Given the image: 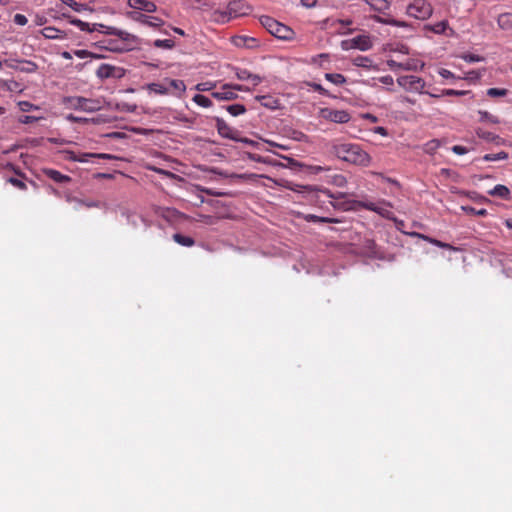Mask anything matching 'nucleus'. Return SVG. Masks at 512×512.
Listing matches in <instances>:
<instances>
[{"label":"nucleus","mask_w":512,"mask_h":512,"mask_svg":"<svg viewBox=\"0 0 512 512\" xmlns=\"http://www.w3.org/2000/svg\"><path fill=\"white\" fill-rule=\"evenodd\" d=\"M439 75L445 79L455 78V75L445 68L439 70Z\"/></svg>","instance_id":"62"},{"label":"nucleus","mask_w":512,"mask_h":512,"mask_svg":"<svg viewBox=\"0 0 512 512\" xmlns=\"http://www.w3.org/2000/svg\"><path fill=\"white\" fill-rule=\"evenodd\" d=\"M320 117L334 123H347L350 121V114L346 110H334L330 108H322Z\"/></svg>","instance_id":"11"},{"label":"nucleus","mask_w":512,"mask_h":512,"mask_svg":"<svg viewBox=\"0 0 512 512\" xmlns=\"http://www.w3.org/2000/svg\"><path fill=\"white\" fill-rule=\"evenodd\" d=\"M464 211H466L467 213L469 214H473V215H477V216H481V217H484L488 214L487 210L482 208V209H476L474 207H462Z\"/></svg>","instance_id":"48"},{"label":"nucleus","mask_w":512,"mask_h":512,"mask_svg":"<svg viewBox=\"0 0 512 512\" xmlns=\"http://www.w3.org/2000/svg\"><path fill=\"white\" fill-rule=\"evenodd\" d=\"M98 27L101 28V29H105L103 31L105 34L115 35V36L119 37L123 41L136 42L138 40V38L135 35L127 32V31L120 30V29L115 28V27L105 26L103 24H99Z\"/></svg>","instance_id":"13"},{"label":"nucleus","mask_w":512,"mask_h":512,"mask_svg":"<svg viewBox=\"0 0 512 512\" xmlns=\"http://www.w3.org/2000/svg\"><path fill=\"white\" fill-rule=\"evenodd\" d=\"M154 47L171 50L174 48L175 43L172 39H157L153 43Z\"/></svg>","instance_id":"37"},{"label":"nucleus","mask_w":512,"mask_h":512,"mask_svg":"<svg viewBox=\"0 0 512 512\" xmlns=\"http://www.w3.org/2000/svg\"><path fill=\"white\" fill-rule=\"evenodd\" d=\"M19 61L20 60L9 59V60H4V63L7 67L14 69V70H18V66H20Z\"/></svg>","instance_id":"60"},{"label":"nucleus","mask_w":512,"mask_h":512,"mask_svg":"<svg viewBox=\"0 0 512 512\" xmlns=\"http://www.w3.org/2000/svg\"><path fill=\"white\" fill-rule=\"evenodd\" d=\"M255 43H256V39L255 38H250V37L240 36V37H237L236 40H235V44L237 46L252 47V46L255 45Z\"/></svg>","instance_id":"41"},{"label":"nucleus","mask_w":512,"mask_h":512,"mask_svg":"<svg viewBox=\"0 0 512 512\" xmlns=\"http://www.w3.org/2000/svg\"><path fill=\"white\" fill-rule=\"evenodd\" d=\"M215 87H216V82L206 81V82L198 83L195 86V89L199 92H206V91L213 90Z\"/></svg>","instance_id":"43"},{"label":"nucleus","mask_w":512,"mask_h":512,"mask_svg":"<svg viewBox=\"0 0 512 512\" xmlns=\"http://www.w3.org/2000/svg\"><path fill=\"white\" fill-rule=\"evenodd\" d=\"M325 79L335 85H338V86L346 83L345 76L340 73H326Z\"/></svg>","instance_id":"32"},{"label":"nucleus","mask_w":512,"mask_h":512,"mask_svg":"<svg viewBox=\"0 0 512 512\" xmlns=\"http://www.w3.org/2000/svg\"><path fill=\"white\" fill-rule=\"evenodd\" d=\"M73 53L75 56H77L78 58H81V59L93 56V54L91 52H89L88 50H75V51H73Z\"/></svg>","instance_id":"59"},{"label":"nucleus","mask_w":512,"mask_h":512,"mask_svg":"<svg viewBox=\"0 0 512 512\" xmlns=\"http://www.w3.org/2000/svg\"><path fill=\"white\" fill-rule=\"evenodd\" d=\"M91 158L114 159L115 157L106 153H78L77 162L85 163L88 162Z\"/></svg>","instance_id":"18"},{"label":"nucleus","mask_w":512,"mask_h":512,"mask_svg":"<svg viewBox=\"0 0 512 512\" xmlns=\"http://www.w3.org/2000/svg\"><path fill=\"white\" fill-rule=\"evenodd\" d=\"M328 58H329L328 54L322 53V54L312 57L311 63L322 65V61L323 60L327 61Z\"/></svg>","instance_id":"56"},{"label":"nucleus","mask_w":512,"mask_h":512,"mask_svg":"<svg viewBox=\"0 0 512 512\" xmlns=\"http://www.w3.org/2000/svg\"><path fill=\"white\" fill-rule=\"evenodd\" d=\"M469 91L454 90V89H443L440 94L428 93L432 98H440L442 96H463L468 94Z\"/></svg>","instance_id":"23"},{"label":"nucleus","mask_w":512,"mask_h":512,"mask_svg":"<svg viewBox=\"0 0 512 512\" xmlns=\"http://www.w3.org/2000/svg\"><path fill=\"white\" fill-rule=\"evenodd\" d=\"M448 29V22L446 20L435 23L431 30L436 34H444Z\"/></svg>","instance_id":"42"},{"label":"nucleus","mask_w":512,"mask_h":512,"mask_svg":"<svg viewBox=\"0 0 512 512\" xmlns=\"http://www.w3.org/2000/svg\"><path fill=\"white\" fill-rule=\"evenodd\" d=\"M476 134L479 138L484 139L486 141H494L495 139L498 138V136L494 135L493 133L485 131L481 128H478L476 130Z\"/></svg>","instance_id":"45"},{"label":"nucleus","mask_w":512,"mask_h":512,"mask_svg":"<svg viewBox=\"0 0 512 512\" xmlns=\"http://www.w3.org/2000/svg\"><path fill=\"white\" fill-rule=\"evenodd\" d=\"M508 158V153L507 152H504V151H501V152H498V153H495V154H485L483 156V160L484 161H499V160H505Z\"/></svg>","instance_id":"39"},{"label":"nucleus","mask_w":512,"mask_h":512,"mask_svg":"<svg viewBox=\"0 0 512 512\" xmlns=\"http://www.w3.org/2000/svg\"><path fill=\"white\" fill-rule=\"evenodd\" d=\"M44 174L48 178L52 179L53 181H55L57 183H65V182L70 181V177L69 176L64 175V174H62L59 171L54 170V169H45L44 170Z\"/></svg>","instance_id":"20"},{"label":"nucleus","mask_w":512,"mask_h":512,"mask_svg":"<svg viewBox=\"0 0 512 512\" xmlns=\"http://www.w3.org/2000/svg\"><path fill=\"white\" fill-rule=\"evenodd\" d=\"M304 189L308 193L307 199L310 201V203L320 208H323L325 203H329L330 205L336 208L338 206L333 202V200L340 199L344 196L343 193L340 192L337 194H333L328 189H320L313 187H304Z\"/></svg>","instance_id":"3"},{"label":"nucleus","mask_w":512,"mask_h":512,"mask_svg":"<svg viewBox=\"0 0 512 512\" xmlns=\"http://www.w3.org/2000/svg\"><path fill=\"white\" fill-rule=\"evenodd\" d=\"M370 6H372L375 10H384L388 7V2L386 0H365Z\"/></svg>","instance_id":"44"},{"label":"nucleus","mask_w":512,"mask_h":512,"mask_svg":"<svg viewBox=\"0 0 512 512\" xmlns=\"http://www.w3.org/2000/svg\"><path fill=\"white\" fill-rule=\"evenodd\" d=\"M508 91L506 89L501 88H489L487 90V95L490 97H503L506 96Z\"/></svg>","instance_id":"47"},{"label":"nucleus","mask_w":512,"mask_h":512,"mask_svg":"<svg viewBox=\"0 0 512 512\" xmlns=\"http://www.w3.org/2000/svg\"><path fill=\"white\" fill-rule=\"evenodd\" d=\"M173 240L177 244H179L181 246H186V247H192L195 244V241L192 237L185 236L180 233H175L173 235Z\"/></svg>","instance_id":"27"},{"label":"nucleus","mask_w":512,"mask_h":512,"mask_svg":"<svg viewBox=\"0 0 512 512\" xmlns=\"http://www.w3.org/2000/svg\"><path fill=\"white\" fill-rule=\"evenodd\" d=\"M353 64L357 67H362L366 69H375L373 65V61L366 56H357L353 59Z\"/></svg>","instance_id":"25"},{"label":"nucleus","mask_w":512,"mask_h":512,"mask_svg":"<svg viewBox=\"0 0 512 512\" xmlns=\"http://www.w3.org/2000/svg\"><path fill=\"white\" fill-rule=\"evenodd\" d=\"M69 22L73 25H75L76 27H78L81 31H88V32H93L96 30V26H98L99 24H94V27L93 28H90V25L89 23L87 22H84L80 19H77V18H71L69 17Z\"/></svg>","instance_id":"29"},{"label":"nucleus","mask_w":512,"mask_h":512,"mask_svg":"<svg viewBox=\"0 0 512 512\" xmlns=\"http://www.w3.org/2000/svg\"><path fill=\"white\" fill-rule=\"evenodd\" d=\"M464 61L468 62V63H473V62H480V61H483L484 58L480 55H476V54H472V53H464L460 56Z\"/></svg>","instance_id":"46"},{"label":"nucleus","mask_w":512,"mask_h":512,"mask_svg":"<svg viewBox=\"0 0 512 512\" xmlns=\"http://www.w3.org/2000/svg\"><path fill=\"white\" fill-rule=\"evenodd\" d=\"M147 90L159 95H166L170 93V88H168L165 84L161 83H149L147 85Z\"/></svg>","instance_id":"26"},{"label":"nucleus","mask_w":512,"mask_h":512,"mask_svg":"<svg viewBox=\"0 0 512 512\" xmlns=\"http://www.w3.org/2000/svg\"><path fill=\"white\" fill-rule=\"evenodd\" d=\"M308 86H310L314 91H317L319 94L323 96H330L328 90H326L321 84L310 82L308 83Z\"/></svg>","instance_id":"49"},{"label":"nucleus","mask_w":512,"mask_h":512,"mask_svg":"<svg viewBox=\"0 0 512 512\" xmlns=\"http://www.w3.org/2000/svg\"><path fill=\"white\" fill-rule=\"evenodd\" d=\"M64 154H65L66 160H71V161L77 162L78 153H76L74 151H70V150H65Z\"/></svg>","instance_id":"61"},{"label":"nucleus","mask_w":512,"mask_h":512,"mask_svg":"<svg viewBox=\"0 0 512 512\" xmlns=\"http://www.w3.org/2000/svg\"><path fill=\"white\" fill-rule=\"evenodd\" d=\"M257 99L259 101H261V104L263 106L270 107V108L274 107L273 104L275 103V101L270 96H260V97H257Z\"/></svg>","instance_id":"53"},{"label":"nucleus","mask_w":512,"mask_h":512,"mask_svg":"<svg viewBox=\"0 0 512 512\" xmlns=\"http://www.w3.org/2000/svg\"><path fill=\"white\" fill-rule=\"evenodd\" d=\"M440 145L441 143L438 139H433L424 144L423 150L425 153L433 155L438 150Z\"/></svg>","instance_id":"34"},{"label":"nucleus","mask_w":512,"mask_h":512,"mask_svg":"<svg viewBox=\"0 0 512 512\" xmlns=\"http://www.w3.org/2000/svg\"><path fill=\"white\" fill-rule=\"evenodd\" d=\"M478 115H479V121L480 122H489V123H492V124H498L499 123V119L497 116L495 115H492L491 113L487 112V111H478Z\"/></svg>","instance_id":"35"},{"label":"nucleus","mask_w":512,"mask_h":512,"mask_svg":"<svg viewBox=\"0 0 512 512\" xmlns=\"http://www.w3.org/2000/svg\"><path fill=\"white\" fill-rule=\"evenodd\" d=\"M342 47L344 49L357 48L366 51L372 47V41L368 35H358L350 40L343 41Z\"/></svg>","instance_id":"12"},{"label":"nucleus","mask_w":512,"mask_h":512,"mask_svg":"<svg viewBox=\"0 0 512 512\" xmlns=\"http://www.w3.org/2000/svg\"><path fill=\"white\" fill-rule=\"evenodd\" d=\"M125 69L111 64L103 63L96 70V76L101 79H121L125 76Z\"/></svg>","instance_id":"9"},{"label":"nucleus","mask_w":512,"mask_h":512,"mask_svg":"<svg viewBox=\"0 0 512 512\" xmlns=\"http://www.w3.org/2000/svg\"><path fill=\"white\" fill-rule=\"evenodd\" d=\"M498 26L503 30L512 29V13H502L497 19Z\"/></svg>","instance_id":"21"},{"label":"nucleus","mask_w":512,"mask_h":512,"mask_svg":"<svg viewBox=\"0 0 512 512\" xmlns=\"http://www.w3.org/2000/svg\"><path fill=\"white\" fill-rule=\"evenodd\" d=\"M357 205L366 210L376 212L387 219L392 218V212L390 211L391 204L386 201H382L380 203H374L370 201H358Z\"/></svg>","instance_id":"10"},{"label":"nucleus","mask_w":512,"mask_h":512,"mask_svg":"<svg viewBox=\"0 0 512 512\" xmlns=\"http://www.w3.org/2000/svg\"><path fill=\"white\" fill-rule=\"evenodd\" d=\"M332 153L339 159L348 163L367 167L371 162L370 155L355 143H334Z\"/></svg>","instance_id":"1"},{"label":"nucleus","mask_w":512,"mask_h":512,"mask_svg":"<svg viewBox=\"0 0 512 512\" xmlns=\"http://www.w3.org/2000/svg\"><path fill=\"white\" fill-rule=\"evenodd\" d=\"M42 35L47 39H64L66 34L64 31L55 27H45L42 30Z\"/></svg>","instance_id":"19"},{"label":"nucleus","mask_w":512,"mask_h":512,"mask_svg":"<svg viewBox=\"0 0 512 512\" xmlns=\"http://www.w3.org/2000/svg\"><path fill=\"white\" fill-rule=\"evenodd\" d=\"M236 77L241 81H250L253 86H257L262 82V78L259 75L253 74L247 69L237 68Z\"/></svg>","instance_id":"15"},{"label":"nucleus","mask_w":512,"mask_h":512,"mask_svg":"<svg viewBox=\"0 0 512 512\" xmlns=\"http://www.w3.org/2000/svg\"><path fill=\"white\" fill-rule=\"evenodd\" d=\"M127 17L137 23H140L142 25H145L147 20H148V16L149 15H146V14H143L139 11H136V10H133V11H129L127 12Z\"/></svg>","instance_id":"28"},{"label":"nucleus","mask_w":512,"mask_h":512,"mask_svg":"<svg viewBox=\"0 0 512 512\" xmlns=\"http://www.w3.org/2000/svg\"><path fill=\"white\" fill-rule=\"evenodd\" d=\"M379 82L385 85H392L394 83L393 77L385 75L379 78Z\"/></svg>","instance_id":"63"},{"label":"nucleus","mask_w":512,"mask_h":512,"mask_svg":"<svg viewBox=\"0 0 512 512\" xmlns=\"http://www.w3.org/2000/svg\"><path fill=\"white\" fill-rule=\"evenodd\" d=\"M37 118L34 117V116H29V115H25V116H22L19 121L22 123V124H30L34 121H36Z\"/></svg>","instance_id":"64"},{"label":"nucleus","mask_w":512,"mask_h":512,"mask_svg":"<svg viewBox=\"0 0 512 512\" xmlns=\"http://www.w3.org/2000/svg\"><path fill=\"white\" fill-rule=\"evenodd\" d=\"M379 21L384 23V24L393 25V26H397V27H405L406 26L405 22L398 21V20H395V19H381V18H379Z\"/></svg>","instance_id":"54"},{"label":"nucleus","mask_w":512,"mask_h":512,"mask_svg":"<svg viewBox=\"0 0 512 512\" xmlns=\"http://www.w3.org/2000/svg\"><path fill=\"white\" fill-rule=\"evenodd\" d=\"M216 128L218 133L227 139H235V130L226 123L222 118L217 117L216 119Z\"/></svg>","instance_id":"16"},{"label":"nucleus","mask_w":512,"mask_h":512,"mask_svg":"<svg viewBox=\"0 0 512 512\" xmlns=\"http://www.w3.org/2000/svg\"><path fill=\"white\" fill-rule=\"evenodd\" d=\"M233 90L248 92L250 88L239 84H224L222 91L212 92V97L217 100H234L238 95Z\"/></svg>","instance_id":"8"},{"label":"nucleus","mask_w":512,"mask_h":512,"mask_svg":"<svg viewBox=\"0 0 512 512\" xmlns=\"http://www.w3.org/2000/svg\"><path fill=\"white\" fill-rule=\"evenodd\" d=\"M197 105L201 106V107H204V108H209L213 105L212 101L202 95V94H196L194 95L193 99H192Z\"/></svg>","instance_id":"36"},{"label":"nucleus","mask_w":512,"mask_h":512,"mask_svg":"<svg viewBox=\"0 0 512 512\" xmlns=\"http://www.w3.org/2000/svg\"><path fill=\"white\" fill-rule=\"evenodd\" d=\"M432 12V5L427 0H414L407 7V14L419 20L428 19Z\"/></svg>","instance_id":"7"},{"label":"nucleus","mask_w":512,"mask_h":512,"mask_svg":"<svg viewBox=\"0 0 512 512\" xmlns=\"http://www.w3.org/2000/svg\"><path fill=\"white\" fill-rule=\"evenodd\" d=\"M167 83V87L170 88V93L175 96L180 97L186 90V85L184 81L179 79H165Z\"/></svg>","instance_id":"17"},{"label":"nucleus","mask_w":512,"mask_h":512,"mask_svg":"<svg viewBox=\"0 0 512 512\" xmlns=\"http://www.w3.org/2000/svg\"><path fill=\"white\" fill-rule=\"evenodd\" d=\"M64 104L69 108L84 112H95L101 108V102L99 100L80 96L67 97L64 99Z\"/></svg>","instance_id":"5"},{"label":"nucleus","mask_w":512,"mask_h":512,"mask_svg":"<svg viewBox=\"0 0 512 512\" xmlns=\"http://www.w3.org/2000/svg\"><path fill=\"white\" fill-rule=\"evenodd\" d=\"M226 110L232 116H239L246 112V108L242 104H233L226 107Z\"/></svg>","instance_id":"38"},{"label":"nucleus","mask_w":512,"mask_h":512,"mask_svg":"<svg viewBox=\"0 0 512 512\" xmlns=\"http://www.w3.org/2000/svg\"><path fill=\"white\" fill-rule=\"evenodd\" d=\"M425 239L437 247L444 248V249H454L450 244L444 243L437 239H432V238H428V237H425Z\"/></svg>","instance_id":"52"},{"label":"nucleus","mask_w":512,"mask_h":512,"mask_svg":"<svg viewBox=\"0 0 512 512\" xmlns=\"http://www.w3.org/2000/svg\"><path fill=\"white\" fill-rule=\"evenodd\" d=\"M19 64L18 71L24 73H35L38 69V65L30 60H20Z\"/></svg>","instance_id":"24"},{"label":"nucleus","mask_w":512,"mask_h":512,"mask_svg":"<svg viewBox=\"0 0 512 512\" xmlns=\"http://www.w3.org/2000/svg\"><path fill=\"white\" fill-rule=\"evenodd\" d=\"M304 219L308 222H323V223H338L339 220L335 218L329 217H320L314 214H307L304 216Z\"/></svg>","instance_id":"33"},{"label":"nucleus","mask_w":512,"mask_h":512,"mask_svg":"<svg viewBox=\"0 0 512 512\" xmlns=\"http://www.w3.org/2000/svg\"><path fill=\"white\" fill-rule=\"evenodd\" d=\"M8 182L11 183L14 187L20 189V190H26L27 189V186L26 184L20 180V179H17V178H9L8 179Z\"/></svg>","instance_id":"51"},{"label":"nucleus","mask_w":512,"mask_h":512,"mask_svg":"<svg viewBox=\"0 0 512 512\" xmlns=\"http://www.w3.org/2000/svg\"><path fill=\"white\" fill-rule=\"evenodd\" d=\"M62 2L64 4H66L67 6L71 7L72 9H74L75 11L79 12L81 11V7L82 5L77 3L76 1L74 0H62Z\"/></svg>","instance_id":"57"},{"label":"nucleus","mask_w":512,"mask_h":512,"mask_svg":"<svg viewBox=\"0 0 512 512\" xmlns=\"http://www.w3.org/2000/svg\"><path fill=\"white\" fill-rule=\"evenodd\" d=\"M451 150L457 154V155H464L466 153H468V149L464 146H461V145H454Z\"/></svg>","instance_id":"58"},{"label":"nucleus","mask_w":512,"mask_h":512,"mask_svg":"<svg viewBox=\"0 0 512 512\" xmlns=\"http://www.w3.org/2000/svg\"><path fill=\"white\" fill-rule=\"evenodd\" d=\"M260 23L270 34L282 40L291 39L294 34L291 28L270 16H261Z\"/></svg>","instance_id":"4"},{"label":"nucleus","mask_w":512,"mask_h":512,"mask_svg":"<svg viewBox=\"0 0 512 512\" xmlns=\"http://www.w3.org/2000/svg\"><path fill=\"white\" fill-rule=\"evenodd\" d=\"M250 12V6L242 0L230 1L224 10H215L213 12V20L218 23H227L232 19H236Z\"/></svg>","instance_id":"2"},{"label":"nucleus","mask_w":512,"mask_h":512,"mask_svg":"<svg viewBox=\"0 0 512 512\" xmlns=\"http://www.w3.org/2000/svg\"><path fill=\"white\" fill-rule=\"evenodd\" d=\"M69 22L73 25H75L76 27H78L81 31H88V32H93L96 30V26H98L99 24H94V27L93 28H90V25L89 23L87 22H84L80 19H77V18H71L69 17Z\"/></svg>","instance_id":"30"},{"label":"nucleus","mask_w":512,"mask_h":512,"mask_svg":"<svg viewBox=\"0 0 512 512\" xmlns=\"http://www.w3.org/2000/svg\"><path fill=\"white\" fill-rule=\"evenodd\" d=\"M127 5L139 12L144 11L146 13H154L157 11L156 4L148 0H128Z\"/></svg>","instance_id":"14"},{"label":"nucleus","mask_w":512,"mask_h":512,"mask_svg":"<svg viewBox=\"0 0 512 512\" xmlns=\"http://www.w3.org/2000/svg\"><path fill=\"white\" fill-rule=\"evenodd\" d=\"M397 84L408 92H415L419 94H427L425 91L426 82L423 78L416 75H403L397 78Z\"/></svg>","instance_id":"6"},{"label":"nucleus","mask_w":512,"mask_h":512,"mask_svg":"<svg viewBox=\"0 0 512 512\" xmlns=\"http://www.w3.org/2000/svg\"><path fill=\"white\" fill-rule=\"evenodd\" d=\"M18 106H19V109L23 112H29L32 109H37V107L29 101H20L18 103Z\"/></svg>","instance_id":"50"},{"label":"nucleus","mask_w":512,"mask_h":512,"mask_svg":"<svg viewBox=\"0 0 512 512\" xmlns=\"http://www.w3.org/2000/svg\"><path fill=\"white\" fill-rule=\"evenodd\" d=\"M69 22L73 25H75L76 27H78L81 31H88V32H93L96 30V26H98L99 24H94V27L93 28H90V25L89 23L87 22H84L80 19H77V18H71L69 17Z\"/></svg>","instance_id":"31"},{"label":"nucleus","mask_w":512,"mask_h":512,"mask_svg":"<svg viewBox=\"0 0 512 512\" xmlns=\"http://www.w3.org/2000/svg\"><path fill=\"white\" fill-rule=\"evenodd\" d=\"M13 21L17 25L24 26L27 24L28 19L25 15L18 13L14 15Z\"/></svg>","instance_id":"55"},{"label":"nucleus","mask_w":512,"mask_h":512,"mask_svg":"<svg viewBox=\"0 0 512 512\" xmlns=\"http://www.w3.org/2000/svg\"><path fill=\"white\" fill-rule=\"evenodd\" d=\"M164 25V20L156 16H148L145 26L160 29Z\"/></svg>","instance_id":"40"},{"label":"nucleus","mask_w":512,"mask_h":512,"mask_svg":"<svg viewBox=\"0 0 512 512\" xmlns=\"http://www.w3.org/2000/svg\"><path fill=\"white\" fill-rule=\"evenodd\" d=\"M488 193L491 196H496L501 199H509V196H510V190L505 185H501V184L496 185Z\"/></svg>","instance_id":"22"}]
</instances>
